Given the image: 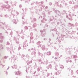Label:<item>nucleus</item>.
<instances>
[{"instance_id": "f257e3e1", "label": "nucleus", "mask_w": 78, "mask_h": 78, "mask_svg": "<svg viewBox=\"0 0 78 78\" xmlns=\"http://www.w3.org/2000/svg\"><path fill=\"white\" fill-rule=\"evenodd\" d=\"M47 54L48 55H51V53L50 52H48L47 53Z\"/></svg>"}]
</instances>
